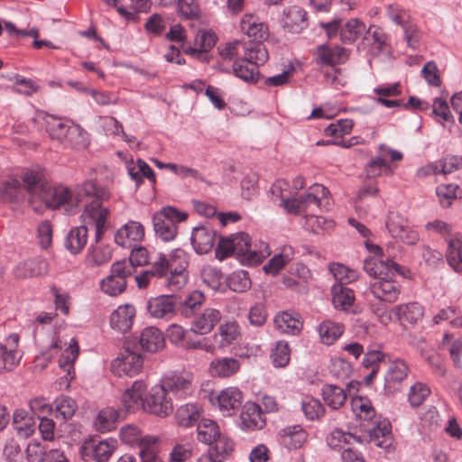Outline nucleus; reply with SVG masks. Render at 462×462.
Segmentation results:
<instances>
[{
  "label": "nucleus",
  "mask_w": 462,
  "mask_h": 462,
  "mask_svg": "<svg viewBox=\"0 0 462 462\" xmlns=\"http://www.w3.org/2000/svg\"><path fill=\"white\" fill-rule=\"evenodd\" d=\"M22 180L27 190L33 197L44 202L47 208L57 209L63 208L68 213H72L74 208L84 202V198L89 199L84 205L81 217L85 224L94 225L96 229V240L98 241L103 235L106 220L110 215L107 208L102 207V203L110 199V191L97 184L95 181L87 180L78 186L76 194L64 186L51 187L44 179L42 169L26 170Z\"/></svg>",
  "instance_id": "f257e3e1"
},
{
  "label": "nucleus",
  "mask_w": 462,
  "mask_h": 462,
  "mask_svg": "<svg viewBox=\"0 0 462 462\" xmlns=\"http://www.w3.org/2000/svg\"><path fill=\"white\" fill-rule=\"evenodd\" d=\"M364 271L375 280L370 283L369 291L376 300L393 303L401 294V284L396 275L402 278L410 277V270L396 263L392 259L369 257L364 261Z\"/></svg>",
  "instance_id": "f03ea898"
},
{
  "label": "nucleus",
  "mask_w": 462,
  "mask_h": 462,
  "mask_svg": "<svg viewBox=\"0 0 462 462\" xmlns=\"http://www.w3.org/2000/svg\"><path fill=\"white\" fill-rule=\"evenodd\" d=\"M269 254L267 245L261 243L259 247L253 245L250 236L245 232L222 237L216 248V257L224 260L235 255L243 264L254 265L262 263Z\"/></svg>",
  "instance_id": "7ed1b4c3"
},
{
  "label": "nucleus",
  "mask_w": 462,
  "mask_h": 462,
  "mask_svg": "<svg viewBox=\"0 0 462 462\" xmlns=\"http://www.w3.org/2000/svg\"><path fill=\"white\" fill-rule=\"evenodd\" d=\"M244 56L233 62V72L236 77L245 82L254 83L258 80L260 73L258 67L264 64L269 54L265 47L258 45L254 52L243 50Z\"/></svg>",
  "instance_id": "20e7f679"
},
{
  "label": "nucleus",
  "mask_w": 462,
  "mask_h": 462,
  "mask_svg": "<svg viewBox=\"0 0 462 462\" xmlns=\"http://www.w3.org/2000/svg\"><path fill=\"white\" fill-rule=\"evenodd\" d=\"M188 214L172 207L162 208L152 216L155 236L163 242L174 240L178 234V224L187 219Z\"/></svg>",
  "instance_id": "39448f33"
},
{
  "label": "nucleus",
  "mask_w": 462,
  "mask_h": 462,
  "mask_svg": "<svg viewBox=\"0 0 462 462\" xmlns=\"http://www.w3.org/2000/svg\"><path fill=\"white\" fill-rule=\"evenodd\" d=\"M241 31L247 35L250 42H244L243 50L254 52V49L265 47L263 42L269 36L268 26L259 22V19L251 14H246L243 16L240 23Z\"/></svg>",
  "instance_id": "423d86ee"
},
{
  "label": "nucleus",
  "mask_w": 462,
  "mask_h": 462,
  "mask_svg": "<svg viewBox=\"0 0 462 462\" xmlns=\"http://www.w3.org/2000/svg\"><path fill=\"white\" fill-rule=\"evenodd\" d=\"M362 427L367 432L365 443L372 442L376 447L386 451H390L393 446L392 426L388 420L377 418L367 425L363 424Z\"/></svg>",
  "instance_id": "0eeeda50"
},
{
  "label": "nucleus",
  "mask_w": 462,
  "mask_h": 462,
  "mask_svg": "<svg viewBox=\"0 0 462 462\" xmlns=\"http://www.w3.org/2000/svg\"><path fill=\"white\" fill-rule=\"evenodd\" d=\"M159 386L176 399L192 393L191 376L187 373L169 372L162 378Z\"/></svg>",
  "instance_id": "6e6552de"
},
{
  "label": "nucleus",
  "mask_w": 462,
  "mask_h": 462,
  "mask_svg": "<svg viewBox=\"0 0 462 462\" xmlns=\"http://www.w3.org/2000/svg\"><path fill=\"white\" fill-rule=\"evenodd\" d=\"M385 225L393 238L407 245H415L419 240L418 232L411 228L408 220L400 214L391 212Z\"/></svg>",
  "instance_id": "1a4fd4ad"
},
{
  "label": "nucleus",
  "mask_w": 462,
  "mask_h": 462,
  "mask_svg": "<svg viewBox=\"0 0 462 462\" xmlns=\"http://www.w3.org/2000/svg\"><path fill=\"white\" fill-rule=\"evenodd\" d=\"M143 364V360L140 354L125 349L120 356L112 361L111 371L119 377H133L141 371Z\"/></svg>",
  "instance_id": "9d476101"
},
{
  "label": "nucleus",
  "mask_w": 462,
  "mask_h": 462,
  "mask_svg": "<svg viewBox=\"0 0 462 462\" xmlns=\"http://www.w3.org/2000/svg\"><path fill=\"white\" fill-rule=\"evenodd\" d=\"M179 303L177 295H161L147 301V310L154 319H170L174 316Z\"/></svg>",
  "instance_id": "9b49d317"
},
{
  "label": "nucleus",
  "mask_w": 462,
  "mask_h": 462,
  "mask_svg": "<svg viewBox=\"0 0 462 462\" xmlns=\"http://www.w3.org/2000/svg\"><path fill=\"white\" fill-rule=\"evenodd\" d=\"M117 448L115 439H107L96 442L91 440L82 446V456L85 459L92 458L95 462H107Z\"/></svg>",
  "instance_id": "f8f14e48"
},
{
  "label": "nucleus",
  "mask_w": 462,
  "mask_h": 462,
  "mask_svg": "<svg viewBox=\"0 0 462 462\" xmlns=\"http://www.w3.org/2000/svg\"><path fill=\"white\" fill-rule=\"evenodd\" d=\"M143 410L155 415L167 416L173 411L171 398L168 397V393L162 388L156 385L144 399Z\"/></svg>",
  "instance_id": "ddd939ff"
},
{
  "label": "nucleus",
  "mask_w": 462,
  "mask_h": 462,
  "mask_svg": "<svg viewBox=\"0 0 462 462\" xmlns=\"http://www.w3.org/2000/svg\"><path fill=\"white\" fill-rule=\"evenodd\" d=\"M349 57V51L338 45L321 44L315 49V60L319 66H330L345 63Z\"/></svg>",
  "instance_id": "4468645a"
},
{
  "label": "nucleus",
  "mask_w": 462,
  "mask_h": 462,
  "mask_svg": "<svg viewBox=\"0 0 462 462\" xmlns=\"http://www.w3.org/2000/svg\"><path fill=\"white\" fill-rule=\"evenodd\" d=\"M144 237V227L140 222L130 220L117 230L115 242L125 248L140 243Z\"/></svg>",
  "instance_id": "2eb2a0df"
},
{
  "label": "nucleus",
  "mask_w": 462,
  "mask_h": 462,
  "mask_svg": "<svg viewBox=\"0 0 462 462\" xmlns=\"http://www.w3.org/2000/svg\"><path fill=\"white\" fill-rule=\"evenodd\" d=\"M216 232L209 225H200L192 229L190 242L198 254L211 251L215 245Z\"/></svg>",
  "instance_id": "dca6fc26"
},
{
  "label": "nucleus",
  "mask_w": 462,
  "mask_h": 462,
  "mask_svg": "<svg viewBox=\"0 0 462 462\" xmlns=\"http://www.w3.org/2000/svg\"><path fill=\"white\" fill-rule=\"evenodd\" d=\"M222 319L221 312L214 308L200 310L191 321V330L200 336L210 333Z\"/></svg>",
  "instance_id": "f3484780"
},
{
  "label": "nucleus",
  "mask_w": 462,
  "mask_h": 462,
  "mask_svg": "<svg viewBox=\"0 0 462 462\" xmlns=\"http://www.w3.org/2000/svg\"><path fill=\"white\" fill-rule=\"evenodd\" d=\"M283 28L292 33H300L309 25L307 12L297 5L283 10L282 19Z\"/></svg>",
  "instance_id": "a211bd4d"
},
{
  "label": "nucleus",
  "mask_w": 462,
  "mask_h": 462,
  "mask_svg": "<svg viewBox=\"0 0 462 462\" xmlns=\"http://www.w3.org/2000/svg\"><path fill=\"white\" fill-rule=\"evenodd\" d=\"M240 419L243 430H260L265 425L261 407L255 402H249L243 406Z\"/></svg>",
  "instance_id": "6ab92c4d"
},
{
  "label": "nucleus",
  "mask_w": 462,
  "mask_h": 462,
  "mask_svg": "<svg viewBox=\"0 0 462 462\" xmlns=\"http://www.w3.org/2000/svg\"><path fill=\"white\" fill-rule=\"evenodd\" d=\"M147 385L143 381H135L132 387L126 389L122 395V402L127 411H134L144 407L143 394Z\"/></svg>",
  "instance_id": "aec40b11"
},
{
  "label": "nucleus",
  "mask_w": 462,
  "mask_h": 462,
  "mask_svg": "<svg viewBox=\"0 0 462 462\" xmlns=\"http://www.w3.org/2000/svg\"><path fill=\"white\" fill-rule=\"evenodd\" d=\"M134 316L135 309L133 305L125 304L119 306L111 313V328L121 333H125L132 328Z\"/></svg>",
  "instance_id": "412c9836"
},
{
  "label": "nucleus",
  "mask_w": 462,
  "mask_h": 462,
  "mask_svg": "<svg viewBox=\"0 0 462 462\" xmlns=\"http://www.w3.org/2000/svg\"><path fill=\"white\" fill-rule=\"evenodd\" d=\"M307 432L300 425L286 427L279 432V442L288 449L300 448L307 440Z\"/></svg>",
  "instance_id": "4be33fe9"
},
{
  "label": "nucleus",
  "mask_w": 462,
  "mask_h": 462,
  "mask_svg": "<svg viewBox=\"0 0 462 462\" xmlns=\"http://www.w3.org/2000/svg\"><path fill=\"white\" fill-rule=\"evenodd\" d=\"M220 410L225 415L230 416L238 410L243 402V393L236 387H228L221 391L217 396Z\"/></svg>",
  "instance_id": "5701e85b"
},
{
  "label": "nucleus",
  "mask_w": 462,
  "mask_h": 462,
  "mask_svg": "<svg viewBox=\"0 0 462 462\" xmlns=\"http://www.w3.org/2000/svg\"><path fill=\"white\" fill-rule=\"evenodd\" d=\"M393 313L402 323L416 324L423 317V307L418 302L399 304L393 308Z\"/></svg>",
  "instance_id": "b1692460"
},
{
  "label": "nucleus",
  "mask_w": 462,
  "mask_h": 462,
  "mask_svg": "<svg viewBox=\"0 0 462 462\" xmlns=\"http://www.w3.org/2000/svg\"><path fill=\"white\" fill-rule=\"evenodd\" d=\"M448 247L446 260L448 265L456 272H462V236L455 234L446 238Z\"/></svg>",
  "instance_id": "393cba45"
},
{
  "label": "nucleus",
  "mask_w": 462,
  "mask_h": 462,
  "mask_svg": "<svg viewBox=\"0 0 462 462\" xmlns=\"http://www.w3.org/2000/svg\"><path fill=\"white\" fill-rule=\"evenodd\" d=\"M365 439L362 436H358L350 432H345L342 430L336 429L327 437L328 445L335 450H345L353 442L365 444Z\"/></svg>",
  "instance_id": "a878e982"
},
{
  "label": "nucleus",
  "mask_w": 462,
  "mask_h": 462,
  "mask_svg": "<svg viewBox=\"0 0 462 462\" xmlns=\"http://www.w3.org/2000/svg\"><path fill=\"white\" fill-rule=\"evenodd\" d=\"M139 344L143 350L153 353L163 347L164 337L158 328L148 327L142 331Z\"/></svg>",
  "instance_id": "bb28decb"
},
{
  "label": "nucleus",
  "mask_w": 462,
  "mask_h": 462,
  "mask_svg": "<svg viewBox=\"0 0 462 462\" xmlns=\"http://www.w3.org/2000/svg\"><path fill=\"white\" fill-rule=\"evenodd\" d=\"M201 411L202 408L199 403H186L177 409L176 421L181 427H191L199 420Z\"/></svg>",
  "instance_id": "cd10ccee"
},
{
  "label": "nucleus",
  "mask_w": 462,
  "mask_h": 462,
  "mask_svg": "<svg viewBox=\"0 0 462 462\" xmlns=\"http://www.w3.org/2000/svg\"><path fill=\"white\" fill-rule=\"evenodd\" d=\"M46 131L53 140L62 142L69 134L71 124L69 120L47 114L44 117Z\"/></svg>",
  "instance_id": "c85d7f7f"
},
{
  "label": "nucleus",
  "mask_w": 462,
  "mask_h": 462,
  "mask_svg": "<svg viewBox=\"0 0 462 462\" xmlns=\"http://www.w3.org/2000/svg\"><path fill=\"white\" fill-rule=\"evenodd\" d=\"M180 313L185 318H194L205 302V296L200 291H193L183 300L179 297Z\"/></svg>",
  "instance_id": "c756f323"
},
{
  "label": "nucleus",
  "mask_w": 462,
  "mask_h": 462,
  "mask_svg": "<svg viewBox=\"0 0 462 462\" xmlns=\"http://www.w3.org/2000/svg\"><path fill=\"white\" fill-rule=\"evenodd\" d=\"M88 242V228L86 225L76 226L68 233L64 245L72 254L82 251Z\"/></svg>",
  "instance_id": "7c9ffc66"
},
{
  "label": "nucleus",
  "mask_w": 462,
  "mask_h": 462,
  "mask_svg": "<svg viewBox=\"0 0 462 462\" xmlns=\"http://www.w3.org/2000/svg\"><path fill=\"white\" fill-rule=\"evenodd\" d=\"M79 355V346L75 339H71V343L65 349V351L61 354L59 363L61 369L66 372L64 377L60 378V380H64L67 386L69 384L70 381L73 379V371L74 366L73 364L77 359Z\"/></svg>",
  "instance_id": "2f4dec72"
},
{
  "label": "nucleus",
  "mask_w": 462,
  "mask_h": 462,
  "mask_svg": "<svg viewBox=\"0 0 462 462\" xmlns=\"http://www.w3.org/2000/svg\"><path fill=\"white\" fill-rule=\"evenodd\" d=\"M234 451V442L226 436H221L209 444L208 454L216 462H224L231 457Z\"/></svg>",
  "instance_id": "473e14b6"
},
{
  "label": "nucleus",
  "mask_w": 462,
  "mask_h": 462,
  "mask_svg": "<svg viewBox=\"0 0 462 462\" xmlns=\"http://www.w3.org/2000/svg\"><path fill=\"white\" fill-rule=\"evenodd\" d=\"M240 368V363L233 357L215 359L210 364V373L214 376L226 378L235 374Z\"/></svg>",
  "instance_id": "72a5a7b5"
},
{
  "label": "nucleus",
  "mask_w": 462,
  "mask_h": 462,
  "mask_svg": "<svg viewBox=\"0 0 462 462\" xmlns=\"http://www.w3.org/2000/svg\"><path fill=\"white\" fill-rule=\"evenodd\" d=\"M78 409L77 402L74 399L66 395L58 396L53 402V411L55 417L62 421L70 420Z\"/></svg>",
  "instance_id": "f704fd0d"
},
{
  "label": "nucleus",
  "mask_w": 462,
  "mask_h": 462,
  "mask_svg": "<svg viewBox=\"0 0 462 462\" xmlns=\"http://www.w3.org/2000/svg\"><path fill=\"white\" fill-rule=\"evenodd\" d=\"M274 326L282 333L296 335L301 330L302 324L300 319L291 313L283 311L274 318Z\"/></svg>",
  "instance_id": "c9c22d12"
},
{
  "label": "nucleus",
  "mask_w": 462,
  "mask_h": 462,
  "mask_svg": "<svg viewBox=\"0 0 462 462\" xmlns=\"http://www.w3.org/2000/svg\"><path fill=\"white\" fill-rule=\"evenodd\" d=\"M48 273V263L42 258L30 259L20 263L16 268L18 277L41 276Z\"/></svg>",
  "instance_id": "e433bc0d"
},
{
  "label": "nucleus",
  "mask_w": 462,
  "mask_h": 462,
  "mask_svg": "<svg viewBox=\"0 0 462 462\" xmlns=\"http://www.w3.org/2000/svg\"><path fill=\"white\" fill-rule=\"evenodd\" d=\"M351 406L356 417L360 420L367 422V424L377 419L372 402L366 397L356 396L353 398Z\"/></svg>",
  "instance_id": "4c0bfd02"
},
{
  "label": "nucleus",
  "mask_w": 462,
  "mask_h": 462,
  "mask_svg": "<svg viewBox=\"0 0 462 462\" xmlns=\"http://www.w3.org/2000/svg\"><path fill=\"white\" fill-rule=\"evenodd\" d=\"M221 436L219 428L214 420L202 419L198 423L197 439L199 441L209 445Z\"/></svg>",
  "instance_id": "58836bf2"
},
{
  "label": "nucleus",
  "mask_w": 462,
  "mask_h": 462,
  "mask_svg": "<svg viewBox=\"0 0 462 462\" xmlns=\"http://www.w3.org/2000/svg\"><path fill=\"white\" fill-rule=\"evenodd\" d=\"M321 392L324 402L332 410L339 409L346 401L345 390L337 385L325 384Z\"/></svg>",
  "instance_id": "ea45409f"
},
{
  "label": "nucleus",
  "mask_w": 462,
  "mask_h": 462,
  "mask_svg": "<svg viewBox=\"0 0 462 462\" xmlns=\"http://www.w3.org/2000/svg\"><path fill=\"white\" fill-rule=\"evenodd\" d=\"M118 417L117 411L113 407L102 409L95 419V428L100 432L111 431L116 429Z\"/></svg>",
  "instance_id": "a19ab883"
},
{
  "label": "nucleus",
  "mask_w": 462,
  "mask_h": 462,
  "mask_svg": "<svg viewBox=\"0 0 462 462\" xmlns=\"http://www.w3.org/2000/svg\"><path fill=\"white\" fill-rule=\"evenodd\" d=\"M365 31V25L358 19L347 21L339 31L340 40L343 43L351 44L356 42Z\"/></svg>",
  "instance_id": "79ce46f5"
},
{
  "label": "nucleus",
  "mask_w": 462,
  "mask_h": 462,
  "mask_svg": "<svg viewBox=\"0 0 462 462\" xmlns=\"http://www.w3.org/2000/svg\"><path fill=\"white\" fill-rule=\"evenodd\" d=\"M355 300L354 291L342 285H334L332 287V302L336 309L346 310Z\"/></svg>",
  "instance_id": "37998d69"
},
{
  "label": "nucleus",
  "mask_w": 462,
  "mask_h": 462,
  "mask_svg": "<svg viewBox=\"0 0 462 462\" xmlns=\"http://www.w3.org/2000/svg\"><path fill=\"white\" fill-rule=\"evenodd\" d=\"M329 191L321 184H314L310 188V191L300 196L301 206H303L304 212L311 206L315 205L320 207L321 199L327 198Z\"/></svg>",
  "instance_id": "c03bdc74"
},
{
  "label": "nucleus",
  "mask_w": 462,
  "mask_h": 462,
  "mask_svg": "<svg viewBox=\"0 0 462 462\" xmlns=\"http://www.w3.org/2000/svg\"><path fill=\"white\" fill-rule=\"evenodd\" d=\"M291 247H284L282 253L273 255L263 266V271L267 274H277L292 259Z\"/></svg>",
  "instance_id": "a18cd8bd"
},
{
  "label": "nucleus",
  "mask_w": 462,
  "mask_h": 462,
  "mask_svg": "<svg viewBox=\"0 0 462 462\" xmlns=\"http://www.w3.org/2000/svg\"><path fill=\"white\" fill-rule=\"evenodd\" d=\"M65 139L68 143L74 149L83 150L89 144L88 134L79 125L71 124L69 134Z\"/></svg>",
  "instance_id": "49530a36"
},
{
  "label": "nucleus",
  "mask_w": 462,
  "mask_h": 462,
  "mask_svg": "<svg viewBox=\"0 0 462 462\" xmlns=\"http://www.w3.org/2000/svg\"><path fill=\"white\" fill-rule=\"evenodd\" d=\"M301 410L309 420L321 419L325 414V407L321 402L314 397L306 396L301 401Z\"/></svg>",
  "instance_id": "de8ad7c7"
},
{
  "label": "nucleus",
  "mask_w": 462,
  "mask_h": 462,
  "mask_svg": "<svg viewBox=\"0 0 462 462\" xmlns=\"http://www.w3.org/2000/svg\"><path fill=\"white\" fill-rule=\"evenodd\" d=\"M318 331L322 343L331 345L342 335L343 328L340 324L327 320L319 324Z\"/></svg>",
  "instance_id": "09e8293b"
},
{
  "label": "nucleus",
  "mask_w": 462,
  "mask_h": 462,
  "mask_svg": "<svg viewBox=\"0 0 462 462\" xmlns=\"http://www.w3.org/2000/svg\"><path fill=\"white\" fill-rule=\"evenodd\" d=\"M408 365L402 360H395L392 362L388 367L384 376L385 383L389 386L404 380L408 375Z\"/></svg>",
  "instance_id": "8fccbe9b"
},
{
  "label": "nucleus",
  "mask_w": 462,
  "mask_h": 462,
  "mask_svg": "<svg viewBox=\"0 0 462 462\" xmlns=\"http://www.w3.org/2000/svg\"><path fill=\"white\" fill-rule=\"evenodd\" d=\"M20 361V356L14 348H7L0 343V374L12 371Z\"/></svg>",
  "instance_id": "3c124183"
},
{
  "label": "nucleus",
  "mask_w": 462,
  "mask_h": 462,
  "mask_svg": "<svg viewBox=\"0 0 462 462\" xmlns=\"http://www.w3.org/2000/svg\"><path fill=\"white\" fill-rule=\"evenodd\" d=\"M196 44L199 49L189 47L185 50L187 54H197L200 52H207L216 44V35L213 32L207 31H199L196 36Z\"/></svg>",
  "instance_id": "603ef678"
},
{
  "label": "nucleus",
  "mask_w": 462,
  "mask_h": 462,
  "mask_svg": "<svg viewBox=\"0 0 462 462\" xmlns=\"http://www.w3.org/2000/svg\"><path fill=\"white\" fill-rule=\"evenodd\" d=\"M329 271L340 285L350 283L358 278V273L356 270L349 269L338 263H330Z\"/></svg>",
  "instance_id": "864d4df0"
},
{
  "label": "nucleus",
  "mask_w": 462,
  "mask_h": 462,
  "mask_svg": "<svg viewBox=\"0 0 462 462\" xmlns=\"http://www.w3.org/2000/svg\"><path fill=\"white\" fill-rule=\"evenodd\" d=\"M459 191L458 185L453 183L440 184L436 189L439 203L443 208L450 207L453 200L457 199Z\"/></svg>",
  "instance_id": "5fc2aeb1"
},
{
  "label": "nucleus",
  "mask_w": 462,
  "mask_h": 462,
  "mask_svg": "<svg viewBox=\"0 0 462 462\" xmlns=\"http://www.w3.org/2000/svg\"><path fill=\"white\" fill-rule=\"evenodd\" d=\"M227 284L230 290L244 292L251 287V280L246 271L239 270L229 275Z\"/></svg>",
  "instance_id": "6e6d98bb"
},
{
  "label": "nucleus",
  "mask_w": 462,
  "mask_h": 462,
  "mask_svg": "<svg viewBox=\"0 0 462 462\" xmlns=\"http://www.w3.org/2000/svg\"><path fill=\"white\" fill-rule=\"evenodd\" d=\"M271 358L275 367L286 366L291 358V349L286 341H278L272 350Z\"/></svg>",
  "instance_id": "4d7b16f0"
},
{
  "label": "nucleus",
  "mask_w": 462,
  "mask_h": 462,
  "mask_svg": "<svg viewBox=\"0 0 462 462\" xmlns=\"http://www.w3.org/2000/svg\"><path fill=\"white\" fill-rule=\"evenodd\" d=\"M0 196L3 199L17 201L23 198V189L19 180L15 179L3 182L0 188Z\"/></svg>",
  "instance_id": "13d9d810"
},
{
  "label": "nucleus",
  "mask_w": 462,
  "mask_h": 462,
  "mask_svg": "<svg viewBox=\"0 0 462 462\" xmlns=\"http://www.w3.org/2000/svg\"><path fill=\"white\" fill-rule=\"evenodd\" d=\"M147 436H143L138 427L134 425H126L121 428V440L130 446H141Z\"/></svg>",
  "instance_id": "bf43d9fd"
},
{
  "label": "nucleus",
  "mask_w": 462,
  "mask_h": 462,
  "mask_svg": "<svg viewBox=\"0 0 462 462\" xmlns=\"http://www.w3.org/2000/svg\"><path fill=\"white\" fill-rule=\"evenodd\" d=\"M430 394V389L425 383L420 382L415 383L411 386L408 400L412 407H419Z\"/></svg>",
  "instance_id": "052dcab7"
},
{
  "label": "nucleus",
  "mask_w": 462,
  "mask_h": 462,
  "mask_svg": "<svg viewBox=\"0 0 462 462\" xmlns=\"http://www.w3.org/2000/svg\"><path fill=\"white\" fill-rule=\"evenodd\" d=\"M101 290L110 296H116L122 293L126 287V281L122 277L116 278V276L109 274L101 282Z\"/></svg>",
  "instance_id": "680f3d73"
},
{
  "label": "nucleus",
  "mask_w": 462,
  "mask_h": 462,
  "mask_svg": "<svg viewBox=\"0 0 462 462\" xmlns=\"http://www.w3.org/2000/svg\"><path fill=\"white\" fill-rule=\"evenodd\" d=\"M175 3L180 17L192 20L199 16L200 9L196 0H176Z\"/></svg>",
  "instance_id": "e2e57ef3"
},
{
  "label": "nucleus",
  "mask_w": 462,
  "mask_h": 462,
  "mask_svg": "<svg viewBox=\"0 0 462 462\" xmlns=\"http://www.w3.org/2000/svg\"><path fill=\"white\" fill-rule=\"evenodd\" d=\"M220 337L221 346H226L232 344L238 336V326L236 322H226L220 325L218 333L216 335Z\"/></svg>",
  "instance_id": "0e129e2a"
},
{
  "label": "nucleus",
  "mask_w": 462,
  "mask_h": 462,
  "mask_svg": "<svg viewBox=\"0 0 462 462\" xmlns=\"http://www.w3.org/2000/svg\"><path fill=\"white\" fill-rule=\"evenodd\" d=\"M199 333L192 332L191 328L189 330L182 347L187 349H201L206 352H212L214 346L208 342L205 337H198Z\"/></svg>",
  "instance_id": "69168bd1"
},
{
  "label": "nucleus",
  "mask_w": 462,
  "mask_h": 462,
  "mask_svg": "<svg viewBox=\"0 0 462 462\" xmlns=\"http://www.w3.org/2000/svg\"><path fill=\"white\" fill-rule=\"evenodd\" d=\"M155 443V438L146 437V440L138 447L140 448L139 456L143 462H158L161 460L156 454Z\"/></svg>",
  "instance_id": "338daca9"
},
{
  "label": "nucleus",
  "mask_w": 462,
  "mask_h": 462,
  "mask_svg": "<svg viewBox=\"0 0 462 462\" xmlns=\"http://www.w3.org/2000/svg\"><path fill=\"white\" fill-rule=\"evenodd\" d=\"M329 371L333 376L338 379H346L352 373V365L343 358H335L331 360Z\"/></svg>",
  "instance_id": "774afa93"
}]
</instances>
